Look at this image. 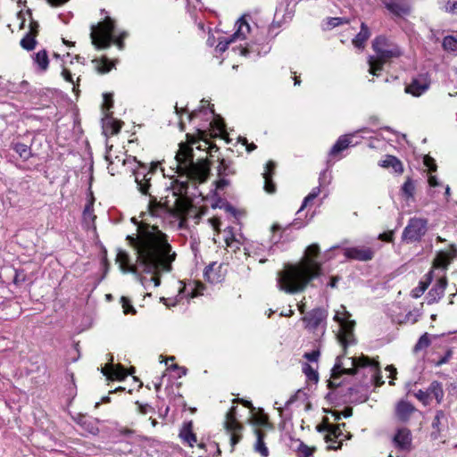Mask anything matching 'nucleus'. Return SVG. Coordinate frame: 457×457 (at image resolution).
<instances>
[{"instance_id": "52", "label": "nucleus", "mask_w": 457, "mask_h": 457, "mask_svg": "<svg viewBox=\"0 0 457 457\" xmlns=\"http://www.w3.org/2000/svg\"><path fill=\"white\" fill-rule=\"evenodd\" d=\"M333 425L329 424L328 422V418H325L324 419V422L322 424H320L317 426V430L320 432V433H325L326 434H328V432L330 431L331 428H332Z\"/></svg>"}, {"instance_id": "27", "label": "nucleus", "mask_w": 457, "mask_h": 457, "mask_svg": "<svg viewBox=\"0 0 457 457\" xmlns=\"http://www.w3.org/2000/svg\"><path fill=\"white\" fill-rule=\"evenodd\" d=\"M379 165L384 168H392L395 173L401 174L403 171L402 162L394 155H386L380 162Z\"/></svg>"}, {"instance_id": "40", "label": "nucleus", "mask_w": 457, "mask_h": 457, "mask_svg": "<svg viewBox=\"0 0 457 457\" xmlns=\"http://www.w3.org/2000/svg\"><path fill=\"white\" fill-rule=\"evenodd\" d=\"M414 191H415V186H414L413 181L411 179H407L402 187L403 195L406 198H411V197H413Z\"/></svg>"}, {"instance_id": "3", "label": "nucleus", "mask_w": 457, "mask_h": 457, "mask_svg": "<svg viewBox=\"0 0 457 457\" xmlns=\"http://www.w3.org/2000/svg\"><path fill=\"white\" fill-rule=\"evenodd\" d=\"M175 158L180 173L200 183L207 179L210 173V163L204 159L195 162L193 149L190 145L180 143Z\"/></svg>"}, {"instance_id": "28", "label": "nucleus", "mask_w": 457, "mask_h": 457, "mask_svg": "<svg viewBox=\"0 0 457 457\" xmlns=\"http://www.w3.org/2000/svg\"><path fill=\"white\" fill-rule=\"evenodd\" d=\"M370 36V31L369 27L364 22H362L361 24L360 32L353 39V44L354 45L355 47L363 48L365 42L368 40Z\"/></svg>"}, {"instance_id": "2", "label": "nucleus", "mask_w": 457, "mask_h": 457, "mask_svg": "<svg viewBox=\"0 0 457 457\" xmlns=\"http://www.w3.org/2000/svg\"><path fill=\"white\" fill-rule=\"evenodd\" d=\"M320 254L318 244L309 245L304 257L297 263L285 264L277 273V287L289 295L303 292L308 284L321 274V263L316 260Z\"/></svg>"}, {"instance_id": "57", "label": "nucleus", "mask_w": 457, "mask_h": 457, "mask_svg": "<svg viewBox=\"0 0 457 457\" xmlns=\"http://www.w3.org/2000/svg\"><path fill=\"white\" fill-rule=\"evenodd\" d=\"M219 180L216 182V187L218 189H224L226 187L229 185V180L227 179V177H219Z\"/></svg>"}, {"instance_id": "49", "label": "nucleus", "mask_w": 457, "mask_h": 457, "mask_svg": "<svg viewBox=\"0 0 457 457\" xmlns=\"http://www.w3.org/2000/svg\"><path fill=\"white\" fill-rule=\"evenodd\" d=\"M112 105H113L112 94H111V93L104 94L103 108L108 111L112 107Z\"/></svg>"}, {"instance_id": "34", "label": "nucleus", "mask_w": 457, "mask_h": 457, "mask_svg": "<svg viewBox=\"0 0 457 457\" xmlns=\"http://www.w3.org/2000/svg\"><path fill=\"white\" fill-rule=\"evenodd\" d=\"M442 46L444 50L447 52L457 53V35H449L445 37L442 42Z\"/></svg>"}, {"instance_id": "62", "label": "nucleus", "mask_w": 457, "mask_h": 457, "mask_svg": "<svg viewBox=\"0 0 457 457\" xmlns=\"http://www.w3.org/2000/svg\"><path fill=\"white\" fill-rule=\"evenodd\" d=\"M38 23L35 21H32L29 24V31L28 33H32L33 36L37 37L38 33Z\"/></svg>"}, {"instance_id": "29", "label": "nucleus", "mask_w": 457, "mask_h": 457, "mask_svg": "<svg viewBox=\"0 0 457 457\" xmlns=\"http://www.w3.org/2000/svg\"><path fill=\"white\" fill-rule=\"evenodd\" d=\"M217 171L219 177H229L236 174L234 163L226 159H221L220 161Z\"/></svg>"}, {"instance_id": "18", "label": "nucleus", "mask_w": 457, "mask_h": 457, "mask_svg": "<svg viewBox=\"0 0 457 457\" xmlns=\"http://www.w3.org/2000/svg\"><path fill=\"white\" fill-rule=\"evenodd\" d=\"M447 287L446 277L440 278L427 295V303L433 304L437 303L445 295Z\"/></svg>"}, {"instance_id": "45", "label": "nucleus", "mask_w": 457, "mask_h": 457, "mask_svg": "<svg viewBox=\"0 0 457 457\" xmlns=\"http://www.w3.org/2000/svg\"><path fill=\"white\" fill-rule=\"evenodd\" d=\"M120 303L122 304L124 313H126V314H128V313L135 314L136 313V310L132 306L130 300L128 297L122 296L120 299Z\"/></svg>"}, {"instance_id": "35", "label": "nucleus", "mask_w": 457, "mask_h": 457, "mask_svg": "<svg viewBox=\"0 0 457 457\" xmlns=\"http://www.w3.org/2000/svg\"><path fill=\"white\" fill-rule=\"evenodd\" d=\"M36 36H33L32 33H27L25 37L21 40V46L27 50L32 51L37 46Z\"/></svg>"}, {"instance_id": "31", "label": "nucleus", "mask_w": 457, "mask_h": 457, "mask_svg": "<svg viewBox=\"0 0 457 457\" xmlns=\"http://www.w3.org/2000/svg\"><path fill=\"white\" fill-rule=\"evenodd\" d=\"M12 149H13L23 161H28L33 155L30 147L23 143H12Z\"/></svg>"}, {"instance_id": "51", "label": "nucleus", "mask_w": 457, "mask_h": 457, "mask_svg": "<svg viewBox=\"0 0 457 457\" xmlns=\"http://www.w3.org/2000/svg\"><path fill=\"white\" fill-rule=\"evenodd\" d=\"M187 187H188L187 181L179 183L178 187L174 188V195H182L184 194H187Z\"/></svg>"}, {"instance_id": "19", "label": "nucleus", "mask_w": 457, "mask_h": 457, "mask_svg": "<svg viewBox=\"0 0 457 457\" xmlns=\"http://www.w3.org/2000/svg\"><path fill=\"white\" fill-rule=\"evenodd\" d=\"M110 364L102 368V373L110 379L123 380L127 377L126 370L121 365H112L113 357L110 355Z\"/></svg>"}, {"instance_id": "17", "label": "nucleus", "mask_w": 457, "mask_h": 457, "mask_svg": "<svg viewBox=\"0 0 457 457\" xmlns=\"http://www.w3.org/2000/svg\"><path fill=\"white\" fill-rule=\"evenodd\" d=\"M385 7L396 16L408 15L411 12V5L407 0H384Z\"/></svg>"}, {"instance_id": "61", "label": "nucleus", "mask_w": 457, "mask_h": 457, "mask_svg": "<svg viewBox=\"0 0 457 457\" xmlns=\"http://www.w3.org/2000/svg\"><path fill=\"white\" fill-rule=\"evenodd\" d=\"M110 123H111V126H112V134L119 133L120 129H121V123L120 121H117V120H112V121H110Z\"/></svg>"}, {"instance_id": "4", "label": "nucleus", "mask_w": 457, "mask_h": 457, "mask_svg": "<svg viewBox=\"0 0 457 457\" xmlns=\"http://www.w3.org/2000/svg\"><path fill=\"white\" fill-rule=\"evenodd\" d=\"M127 36L128 33L125 31L118 36L116 35L115 21L108 16L97 26H91L90 37L92 44L98 49L108 48L112 43H115L120 49H122L123 40Z\"/></svg>"}, {"instance_id": "39", "label": "nucleus", "mask_w": 457, "mask_h": 457, "mask_svg": "<svg viewBox=\"0 0 457 457\" xmlns=\"http://www.w3.org/2000/svg\"><path fill=\"white\" fill-rule=\"evenodd\" d=\"M303 372L305 374L306 378L309 380L318 382L319 374H318L317 370L314 368H312L310 364H308V363L303 364Z\"/></svg>"}, {"instance_id": "16", "label": "nucleus", "mask_w": 457, "mask_h": 457, "mask_svg": "<svg viewBox=\"0 0 457 457\" xmlns=\"http://www.w3.org/2000/svg\"><path fill=\"white\" fill-rule=\"evenodd\" d=\"M344 253L348 259L367 262L373 259L375 251L367 246H355L345 248Z\"/></svg>"}, {"instance_id": "38", "label": "nucleus", "mask_w": 457, "mask_h": 457, "mask_svg": "<svg viewBox=\"0 0 457 457\" xmlns=\"http://www.w3.org/2000/svg\"><path fill=\"white\" fill-rule=\"evenodd\" d=\"M349 368H344V363L342 361V358L340 356H338L336 360V363L332 369V377L334 378H338L341 374H346L348 375L346 372H345V370H347Z\"/></svg>"}, {"instance_id": "59", "label": "nucleus", "mask_w": 457, "mask_h": 457, "mask_svg": "<svg viewBox=\"0 0 457 457\" xmlns=\"http://www.w3.org/2000/svg\"><path fill=\"white\" fill-rule=\"evenodd\" d=\"M378 238L382 241L392 242L393 238H394V232L393 231L384 232L378 236Z\"/></svg>"}, {"instance_id": "60", "label": "nucleus", "mask_w": 457, "mask_h": 457, "mask_svg": "<svg viewBox=\"0 0 457 457\" xmlns=\"http://www.w3.org/2000/svg\"><path fill=\"white\" fill-rule=\"evenodd\" d=\"M163 271H158V272H153L152 274L154 275L153 277H151L147 281L148 282H154V287H158L160 284H161V279L159 278V275L161 273H162Z\"/></svg>"}, {"instance_id": "24", "label": "nucleus", "mask_w": 457, "mask_h": 457, "mask_svg": "<svg viewBox=\"0 0 457 457\" xmlns=\"http://www.w3.org/2000/svg\"><path fill=\"white\" fill-rule=\"evenodd\" d=\"M276 169V163L273 161H269L265 166L262 177L264 179V190L269 194H273L276 191V185L272 181V176Z\"/></svg>"}, {"instance_id": "50", "label": "nucleus", "mask_w": 457, "mask_h": 457, "mask_svg": "<svg viewBox=\"0 0 457 457\" xmlns=\"http://www.w3.org/2000/svg\"><path fill=\"white\" fill-rule=\"evenodd\" d=\"M415 396L420 401L422 402L423 403H428V399H429V392H428V389H427L426 391H423L421 389H420L416 394H415Z\"/></svg>"}, {"instance_id": "42", "label": "nucleus", "mask_w": 457, "mask_h": 457, "mask_svg": "<svg viewBox=\"0 0 457 457\" xmlns=\"http://www.w3.org/2000/svg\"><path fill=\"white\" fill-rule=\"evenodd\" d=\"M429 345H430V339L428 337V333H425L418 340L417 344L414 346V351L419 352L420 350L428 348L429 346Z\"/></svg>"}, {"instance_id": "58", "label": "nucleus", "mask_w": 457, "mask_h": 457, "mask_svg": "<svg viewBox=\"0 0 457 457\" xmlns=\"http://www.w3.org/2000/svg\"><path fill=\"white\" fill-rule=\"evenodd\" d=\"M62 75L66 81H69V82L72 83L73 86H75L73 79H72V75L69 70L63 69L62 71ZM73 91L76 92V87H73Z\"/></svg>"}, {"instance_id": "33", "label": "nucleus", "mask_w": 457, "mask_h": 457, "mask_svg": "<svg viewBox=\"0 0 457 457\" xmlns=\"http://www.w3.org/2000/svg\"><path fill=\"white\" fill-rule=\"evenodd\" d=\"M429 396L433 395L436 402L440 403L444 398V390L442 384L438 381H433L428 386Z\"/></svg>"}, {"instance_id": "41", "label": "nucleus", "mask_w": 457, "mask_h": 457, "mask_svg": "<svg viewBox=\"0 0 457 457\" xmlns=\"http://www.w3.org/2000/svg\"><path fill=\"white\" fill-rule=\"evenodd\" d=\"M320 193V187H316L312 189L307 196L303 201L302 206L298 212L303 210L310 203H312Z\"/></svg>"}, {"instance_id": "53", "label": "nucleus", "mask_w": 457, "mask_h": 457, "mask_svg": "<svg viewBox=\"0 0 457 457\" xmlns=\"http://www.w3.org/2000/svg\"><path fill=\"white\" fill-rule=\"evenodd\" d=\"M26 280V274L23 270H15V276L13 278V282L16 285L21 284Z\"/></svg>"}, {"instance_id": "12", "label": "nucleus", "mask_w": 457, "mask_h": 457, "mask_svg": "<svg viewBox=\"0 0 457 457\" xmlns=\"http://www.w3.org/2000/svg\"><path fill=\"white\" fill-rule=\"evenodd\" d=\"M430 84L429 75L428 73H421L411 79V83L406 86L405 92L419 97L428 90Z\"/></svg>"}, {"instance_id": "14", "label": "nucleus", "mask_w": 457, "mask_h": 457, "mask_svg": "<svg viewBox=\"0 0 457 457\" xmlns=\"http://www.w3.org/2000/svg\"><path fill=\"white\" fill-rule=\"evenodd\" d=\"M225 428L231 434V445H236L241 440V435H239L238 432L241 431L243 428V426L236 419V407H232L227 412Z\"/></svg>"}, {"instance_id": "46", "label": "nucleus", "mask_w": 457, "mask_h": 457, "mask_svg": "<svg viewBox=\"0 0 457 457\" xmlns=\"http://www.w3.org/2000/svg\"><path fill=\"white\" fill-rule=\"evenodd\" d=\"M93 206L92 204H87L83 211V218L85 221H94L96 216L93 213Z\"/></svg>"}, {"instance_id": "5", "label": "nucleus", "mask_w": 457, "mask_h": 457, "mask_svg": "<svg viewBox=\"0 0 457 457\" xmlns=\"http://www.w3.org/2000/svg\"><path fill=\"white\" fill-rule=\"evenodd\" d=\"M350 369L345 370L348 375H357L361 373L365 378L363 386L368 387L370 385L380 386L384 384L378 361L370 359L368 356L361 355L359 358H348Z\"/></svg>"}, {"instance_id": "20", "label": "nucleus", "mask_w": 457, "mask_h": 457, "mask_svg": "<svg viewBox=\"0 0 457 457\" xmlns=\"http://www.w3.org/2000/svg\"><path fill=\"white\" fill-rule=\"evenodd\" d=\"M456 257L457 248L452 245L448 251H441L438 253L436 258L434 261V266L446 270L451 262Z\"/></svg>"}, {"instance_id": "64", "label": "nucleus", "mask_w": 457, "mask_h": 457, "mask_svg": "<svg viewBox=\"0 0 457 457\" xmlns=\"http://www.w3.org/2000/svg\"><path fill=\"white\" fill-rule=\"evenodd\" d=\"M451 356H452V352L448 351L445 354V356H443L440 360L437 361L436 365L441 366V365L446 363L449 361V359L451 358Z\"/></svg>"}, {"instance_id": "55", "label": "nucleus", "mask_w": 457, "mask_h": 457, "mask_svg": "<svg viewBox=\"0 0 457 457\" xmlns=\"http://www.w3.org/2000/svg\"><path fill=\"white\" fill-rule=\"evenodd\" d=\"M226 244H227V246L230 249H232L233 251H237V249H239V242L237 241L234 237H231V238H227L226 239Z\"/></svg>"}, {"instance_id": "25", "label": "nucleus", "mask_w": 457, "mask_h": 457, "mask_svg": "<svg viewBox=\"0 0 457 457\" xmlns=\"http://www.w3.org/2000/svg\"><path fill=\"white\" fill-rule=\"evenodd\" d=\"M179 437L183 440V442L188 444L189 446L194 445V444L196 442V436L193 432L192 421L184 423L179 432Z\"/></svg>"}, {"instance_id": "43", "label": "nucleus", "mask_w": 457, "mask_h": 457, "mask_svg": "<svg viewBox=\"0 0 457 457\" xmlns=\"http://www.w3.org/2000/svg\"><path fill=\"white\" fill-rule=\"evenodd\" d=\"M271 231H272V236H271V238H270V242L273 245H277V244H278L280 242V240L282 238V234L281 233L277 235V232H280L281 231V227L278 224H274L271 227Z\"/></svg>"}, {"instance_id": "48", "label": "nucleus", "mask_w": 457, "mask_h": 457, "mask_svg": "<svg viewBox=\"0 0 457 457\" xmlns=\"http://www.w3.org/2000/svg\"><path fill=\"white\" fill-rule=\"evenodd\" d=\"M320 353L319 350H313L312 352L305 353L303 354V358H305L309 361L317 362L318 359L320 357Z\"/></svg>"}, {"instance_id": "7", "label": "nucleus", "mask_w": 457, "mask_h": 457, "mask_svg": "<svg viewBox=\"0 0 457 457\" xmlns=\"http://www.w3.org/2000/svg\"><path fill=\"white\" fill-rule=\"evenodd\" d=\"M134 160L137 162V167L133 170L137 187L141 194L149 195L151 198L149 207L152 213L154 214L155 209L160 208L161 205L156 202L155 198H153L149 190L151 188L152 177L158 168V162H152L148 166L146 163L137 161L136 158Z\"/></svg>"}, {"instance_id": "13", "label": "nucleus", "mask_w": 457, "mask_h": 457, "mask_svg": "<svg viewBox=\"0 0 457 457\" xmlns=\"http://www.w3.org/2000/svg\"><path fill=\"white\" fill-rule=\"evenodd\" d=\"M345 427V423L333 425L328 434L325 435V441L329 444L328 449L337 450L342 446V442L345 439H350L352 435L347 433L345 435L342 428Z\"/></svg>"}, {"instance_id": "8", "label": "nucleus", "mask_w": 457, "mask_h": 457, "mask_svg": "<svg viewBox=\"0 0 457 457\" xmlns=\"http://www.w3.org/2000/svg\"><path fill=\"white\" fill-rule=\"evenodd\" d=\"M428 231V220L423 218H411L404 228L402 239L407 243L419 242Z\"/></svg>"}, {"instance_id": "26", "label": "nucleus", "mask_w": 457, "mask_h": 457, "mask_svg": "<svg viewBox=\"0 0 457 457\" xmlns=\"http://www.w3.org/2000/svg\"><path fill=\"white\" fill-rule=\"evenodd\" d=\"M33 62L37 65V71H46L49 65V58L46 50L43 49L35 54L33 56Z\"/></svg>"}, {"instance_id": "6", "label": "nucleus", "mask_w": 457, "mask_h": 457, "mask_svg": "<svg viewBox=\"0 0 457 457\" xmlns=\"http://www.w3.org/2000/svg\"><path fill=\"white\" fill-rule=\"evenodd\" d=\"M372 48L377 54V58H369L370 72L378 76V71L382 70L383 64L391 58L402 55L399 46L385 36H378L372 42Z\"/></svg>"}, {"instance_id": "47", "label": "nucleus", "mask_w": 457, "mask_h": 457, "mask_svg": "<svg viewBox=\"0 0 457 457\" xmlns=\"http://www.w3.org/2000/svg\"><path fill=\"white\" fill-rule=\"evenodd\" d=\"M445 418V412L443 411H437L432 421V428L436 429L438 432L440 431L439 426L441 423V420Z\"/></svg>"}, {"instance_id": "56", "label": "nucleus", "mask_w": 457, "mask_h": 457, "mask_svg": "<svg viewBox=\"0 0 457 457\" xmlns=\"http://www.w3.org/2000/svg\"><path fill=\"white\" fill-rule=\"evenodd\" d=\"M345 21V20L343 18H340V17H332V18H329L328 20V26H330L331 28H336L341 24H343Z\"/></svg>"}, {"instance_id": "10", "label": "nucleus", "mask_w": 457, "mask_h": 457, "mask_svg": "<svg viewBox=\"0 0 457 457\" xmlns=\"http://www.w3.org/2000/svg\"><path fill=\"white\" fill-rule=\"evenodd\" d=\"M334 319L339 322L340 326L337 337L339 343L346 348L349 345L353 343V328L355 322L340 318L338 312L335 315Z\"/></svg>"}, {"instance_id": "21", "label": "nucleus", "mask_w": 457, "mask_h": 457, "mask_svg": "<svg viewBox=\"0 0 457 457\" xmlns=\"http://www.w3.org/2000/svg\"><path fill=\"white\" fill-rule=\"evenodd\" d=\"M414 411L415 408L411 403L405 400H401L396 403L395 412L396 418L400 421L406 422L410 420Z\"/></svg>"}, {"instance_id": "63", "label": "nucleus", "mask_w": 457, "mask_h": 457, "mask_svg": "<svg viewBox=\"0 0 457 457\" xmlns=\"http://www.w3.org/2000/svg\"><path fill=\"white\" fill-rule=\"evenodd\" d=\"M238 141H240L243 145H246L247 152H252L253 150H254L256 148V145L253 143L248 145L247 144V139L245 137H240L238 138Z\"/></svg>"}, {"instance_id": "32", "label": "nucleus", "mask_w": 457, "mask_h": 457, "mask_svg": "<svg viewBox=\"0 0 457 457\" xmlns=\"http://www.w3.org/2000/svg\"><path fill=\"white\" fill-rule=\"evenodd\" d=\"M432 273H433V271H429L427 274L426 280L420 281L419 286L411 290V295L413 298H419L424 294V292L427 290V288L428 287V286L430 285V283L432 281V278H433Z\"/></svg>"}, {"instance_id": "36", "label": "nucleus", "mask_w": 457, "mask_h": 457, "mask_svg": "<svg viewBox=\"0 0 457 457\" xmlns=\"http://www.w3.org/2000/svg\"><path fill=\"white\" fill-rule=\"evenodd\" d=\"M438 3L443 11L457 15V0H439Z\"/></svg>"}, {"instance_id": "54", "label": "nucleus", "mask_w": 457, "mask_h": 457, "mask_svg": "<svg viewBox=\"0 0 457 457\" xmlns=\"http://www.w3.org/2000/svg\"><path fill=\"white\" fill-rule=\"evenodd\" d=\"M424 164L429 169V170L432 172V171H436V165L435 163V160L433 158H431L430 156H425L424 158Z\"/></svg>"}, {"instance_id": "9", "label": "nucleus", "mask_w": 457, "mask_h": 457, "mask_svg": "<svg viewBox=\"0 0 457 457\" xmlns=\"http://www.w3.org/2000/svg\"><path fill=\"white\" fill-rule=\"evenodd\" d=\"M328 312L323 308H315L307 312L302 320L304 323V328L311 332H315L319 329L324 334L326 327V320Z\"/></svg>"}, {"instance_id": "44", "label": "nucleus", "mask_w": 457, "mask_h": 457, "mask_svg": "<svg viewBox=\"0 0 457 457\" xmlns=\"http://www.w3.org/2000/svg\"><path fill=\"white\" fill-rule=\"evenodd\" d=\"M215 265V262L209 264L208 266L205 267L204 271V278L211 283H213L216 280V278L213 274V268Z\"/></svg>"}, {"instance_id": "37", "label": "nucleus", "mask_w": 457, "mask_h": 457, "mask_svg": "<svg viewBox=\"0 0 457 457\" xmlns=\"http://www.w3.org/2000/svg\"><path fill=\"white\" fill-rule=\"evenodd\" d=\"M315 447H310L305 445L303 442L300 441L296 452L298 457H311L315 452Z\"/></svg>"}, {"instance_id": "11", "label": "nucleus", "mask_w": 457, "mask_h": 457, "mask_svg": "<svg viewBox=\"0 0 457 457\" xmlns=\"http://www.w3.org/2000/svg\"><path fill=\"white\" fill-rule=\"evenodd\" d=\"M236 25L237 26L236 32L224 41H220L216 46V51L224 53L228 48L229 44L236 41L237 39H245L246 34L250 33V25L247 23L244 17H241L237 21Z\"/></svg>"}, {"instance_id": "22", "label": "nucleus", "mask_w": 457, "mask_h": 457, "mask_svg": "<svg viewBox=\"0 0 457 457\" xmlns=\"http://www.w3.org/2000/svg\"><path fill=\"white\" fill-rule=\"evenodd\" d=\"M75 422L79 425L87 432L96 435L99 433V428L97 426V420L93 419L83 414H78L77 417L73 418Z\"/></svg>"}, {"instance_id": "23", "label": "nucleus", "mask_w": 457, "mask_h": 457, "mask_svg": "<svg viewBox=\"0 0 457 457\" xmlns=\"http://www.w3.org/2000/svg\"><path fill=\"white\" fill-rule=\"evenodd\" d=\"M359 131H356L352 134L343 135L338 137L337 142L334 144V145L331 147L329 151L330 156H336L338 154H340L342 151L348 148L350 145H354V144L352 143V138L357 134Z\"/></svg>"}, {"instance_id": "15", "label": "nucleus", "mask_w": 457, "mask_h": 457, "mask_svg": "<svg viewBox=\"0 0 457 457\" xmlns=\"http://www.w3.org/2000/svg\"><path fill=\"white\" fill-rule=\"evenodd\" d=\"M394 446L403 452H411L412 449V435L408 428H400L393 437Z\"/></svg>"}, {"instance_id": "30", "label": "nucleus", "mask_w": 457, "mask_h": 457, "mask_svg": "<svg viewBox=\"0 0 457 457\" xmlns=\"http://www.w3.org/2000/svg\"><path fill=\"white\" fill-rule=\"evenodd\" d=\"M256 442L254 444V451L259 453L262 457L269 456V450L264 443L265 433L260 429H255Z\"/></svg>"}, {"instance_id": "1", "label": "nucleus", "mask_w": 457, "mask_h": 457, "mask_svg": "<svg viewBox=\"0 0 457 457\" xmlns=\"http://www.w3.org/2000/svg\"><path fill=\"white\" fill-rule=\"evenodd\" d=\"M126 240L135 249L137 260L135 264H131L129 253L119 249L116 262L123 272L171 271L177 254L172 252L167 235L158 227L141 224L137 228V234L127 236Z\"/></svg>"}]
</instances>
